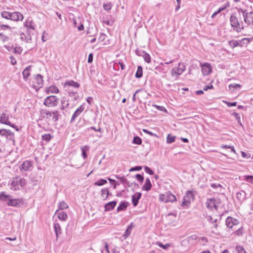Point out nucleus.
I'll return each mask as SVG.
<instances>
[{
    "label": "nucleus",
    "mask_w": 253,
    "mask_h": 253,
    "mask_svg": "<svg viewBox=\"0 0 253 253\" xmlns=\"http://www.w3.org/2000/svg\"><path fill=\"white\" fill-rule=\"evenodd\" d=\"M9 60L12 65H14L16 64V60L13 56H11L9 57Z\"/></svg>",
    "instance_id": "nucleus-61"
},
{
    "label": "nucleus",
    "mask_w": 253,
    "mask_h": 253,
    "mask_svg": "<svg viewBox=\"0 0 253 253\" xmlns=\"http://www.w3.org/2000/svg\"><path fill=\"white\" fill-rule=\"evenodd\" d=\"M20 39L21 41L28 42L30 40H31V37L29 35L26 36L25 34L22 33L20 34Z\"/></svg>",
    "instance_id": "nucleus-34"
},
{
    "label": "nucleus",
    "mask_w": 253,
    "mask_h": 253,
    "mask_svg": "<svg viewBox=\"0 0 253 253\" xmlns=\"http://www.w3.org/2000/svg\"><path fill=\"white\" fill-rule=\"evenodd\" d=\"M144 170L146 173H148L150 175L154 174V171L147 166L144 167Z\"/></svg>",
    "instance_id": "nucleus-52"
},
{
    "label": "nucleus",
    "mask_w": 253,
    "mask_h": 253,
    "mask_svg": "<svg viewBox=\"0 0 253 253\" xmlns=\"http://www.w3.org/2000/svg\"><path fill=\"white\" fill-rule=\"evenodd\" d=\"M101 196L102 198L104 200L106 199L109 195V191L106 188L102 189L101 190Z\"/></svg>",
    "instance_id": "nucleus-33"
},
{
    "label": "nucleus",
    "mask_w": 253,
    "mask_h": 253,
    "mask_svg": "<svg viewBox=\"0 0 253 253\" xmlns=\"http://www.w3.org/2000/svg\"><path fill=\"white\" fill-rule=\"evenodd\" d=\"M55 214L58 215V219L62 221H66L68 217L67 214L65 211H59L58 210H57L55 212Z\"/></svg>",
    "instance_id": "nucleus-15"
},
{
    "label": "nucleus",
    "mask_w": 253,
    "mask_h": 253,
    "mask_svg": "<svg viewBox=\"0 0 253 253\" xmlns=\"http://www.w3.org/2000/svg\"><path fill=\"white\" fill-rule=\"evenodd\" d=\"M142 169V167L141 166H137L133 168H131L129 169V171H139L140 170Z\"/></svg>",
    "instance_id": "nucleus-60"
},
{
    "label": "nucleus",
    "mask_w": 253,
    "mask_h": 253,
    "mask_svg": "<svg viewBox=\"0 0 253 253\" xmlns=\"http://www.w3.org/2000/svg\"><path fill=\"white\" fill-rule=\"evenodd\" d=\"M10 188L13 190H17L19 189V180L17 178L14 179L11 182Z\"/></svg>",
    "instance_id": "nucleus-20"
},
{
    "label": "nucleus",
    "mask_w": 253,
    "mask_h": 253,
    "mask_svg": "<svg viewBox=\"0 0 253 253\" xmlns=\"http://www.w3.org/2000/svg\"><path fill=\"white\" fill-rule=\"evenodd\" d=\"M0 134L4 136L7 140H11L13 144H14V133L9 130L0 129Z\"/></svg>",
    "instance_id": "nucleus-8"
},
{
    "label": "nucleus",
    "mask_w": 253,
    "mask_h": 253,
    "mask_svg": "<svg viewBox=\"0 0 253 253\" xmlns=\"http://www.w3.org/2000/svg\"><path fill=\"white\" fill-rule=\"evenodd\" d=\"M143 58L144 60L147 62L148 63H149L151 62V57L147 53H144L143 55Z\"/></svg>",
    "instance_id": "nucleus-46"
},
{
    "label": "nucleus",
    "mask_w": 253,
    "mask_h": 253,
    "mask_svg": "<svg viewBox=\"0 0 253 253\" xmlns=\"http://www.w3.org/2000/svg\"><path fill=\"white\" fill-rule=\"evenodd\" d=\"M59 99L54 95L47 97L44 101V104L47 107H54L57 105Z\"/></svg>",
    "instance_id": "nucleus-4"
},
{
    "label": "nucleus",
    "mask_w": 253,
    "mask_h": 253,
    "mask_svg": "<svg viewBox=\"0 0 253 253\" xmlns=\"http://www.w3.org/2000/svg\"><path fill=\"white\" fill-rule=\"evenodd\" d=\"M246 197V192L244 191H241V192H239L236 194L237 198L240 200L242 201L245 199Z\"/></svg>",
    "instance_id": "nucleus-30"
},
{
    "label": "nucleus",
    "mask_w": 253,
    "mask_h": 253,
    "mask_svg": "<svg viewBox=\"0 0 253 253\" xmlns=\"http://www.w3.org/2000/svg\"><path fill=\"white\" fill-rule=\"evenodd\" d=\"M141 196V194L139 192L135 193L132 196V203L134 207L138 204V201Z\"/></svg>",
    "instance_id": "nucleus-16"
},
{
    "label": "nucleus",
    "mask_w": 253,
    "mask_h": 253,
    "mask_svg": "<svg viewBox=\"0 0 253 253\" xmlns=\"http://www.w3.org/2000/svg\"><path fill=\"white\" fill-rule=\"evenodd\" d=\"M19 183L21 187L24 186L26 184L25 180L24 179H21L19 180Z\"/></svg>",
    "instance_id": "nucleus-63"
},
{
    "label": "nucleus",
    "mask_w": 253,
    "mask_h": 253,
    "mask_svg": "<svg viewBox=\"0 0 253 253\" xmlns=\"http://www.w3.org/2000/svg\"><path fill=\"white\" fill-rule=\"evenodd\" d=\"M58 92L59 89L55 86H50L47 89V93H58Z\"/></svg>",
    "instance_id": "nucleus-31"
},
{
    "label": "nucleus",
    "mask_w": 253,
    "mask_h": 253,
    "mask_svg": "<svg viewBox=\"0 0 253 253\" xmlns=\"http://www.w3.org/2000/svg\"><path fill=\"white\" fill-rule=\"evenodd\" d=\"M211 187L215 189L217 192H221L223 189L222 186L219 183H211Z\"/></svg>",
    "instance_id": "nucleus-28"
},
{
    "label": "nucleus",
    "mask_w": 253,
    "mask_h": 253,
    "mask_svg": "<svg viewBox=\"0 0 253 253\" xmlns=\"http://www.w3.org/2000/svg\"><path fill=\"white\" fill-rule=\"evenodd\" d=\"M175 136L171 135L170 134H168L167 137V143H171L175 141Z\"/></svg>",
    "instance_id": "nucleus-38"
},
{
    "label": "nucleus",
    "mask_w": 253,
    "mask_h": 253,
    "mask_svg": "<svg viewBox=\"0 0 253 253\" xmlns=\"http://www.w3.org/2000/svg\"><path fill=\"white\" fill-rule=\"evenodd\" d=\"M54 231L56 233V238H58V234H61V228L58 223H54Z\"/></svg>",
    "instance_id": "nucleus-32"
},
{
    "label": "nucleus",
    "mask_w": 253,
    "mask_h": 253,
    "mask_svg": "<svg viewBox=\"0 0 253 253\" xmlns=\"http://www.w3.org/2000/svg\"><path fill=\"white\" fill-rule=\"evenodd\" d=\"M157 245L164 250L167 249L170 246L169 244H167L166 245H163L160 242H157Z\"/></svg>",
    "instance_id": "nucleus-50"
},
{
    "label": "nucleus",
    "mask_w": 253,
    "mask_h": 253,
    "mask_svg": "<svg viewBox=\"0 0 253 253\" xmlns=\"http://www.w3.org/2000/svg\"><path fill=\"white\" fill-rule=\"evenodd\" d=\"M1 16L6 19H10L11 13L7 11H2L1 13Z\"/></svg>",
    "instance_id": "nucleus-39"
},
{
    "label": "nucleus",
    "mask_w": 253,
    "mask_h": 253,
    "mask_svg": "<svg viewBox=\"0 0 253 253\" xmlns=\"http://www.w3.org/2000/svg\"><path fill=\"white\" fill-rule=\"evenodd\" d=\"M68 208V205L67 204L64 202L62 201L59 203V210H64Z\"/></svg>",
    "instance_id": "nucleus-37"
},
{
    "label": "nucleus",
    "mask_w": 253,
    "mask_h": 253,
    "mask_svg": "<svg viewBox=\"0 0 253 253\" xmlns=\"http://www.w3.org/2000/svg\"><path fill=\"white\" fill-rule=\"evenodd\" d=\"M232 115L234 116L236 118V119L238 121V123H239L241 125H242V124L241 123V121H240V116L237 113H232Z\"/></svg>",
    "instance_id": "nucleus-59"
},
{
    "label": "nucleus",
    "mask_w": 253,
    "mask_h": 253,
    "mask_svg": "<svg viewBox=\"0 0 253 253\" xmlns=\"http://www.w3.org/2000/svg\"><path fill=\"white\" fill-rule=\"evenodd\" d=\"M116 202L115 201H112L110 202H109L105 205L104 208H105V211H109L112 210H113L114 207L116 206Z\"/></svg>",
    "instance_id": "nucleus-19"
},
{
    "label": "nucleus",
    "mask_w": 253,
    "mask_h": 253,
    "mask_svg": "<svg viewBox=\"0 0 253 253\" xmlns=\"http://www.w3.org/2000/svg\"><path fill=\"white\" fill-rule=\"evenodd\" d=\"M0 28L2 30H9L10 31H11L12 30L14 29V28H11L8 25L4 24L0 25Z\"/></svg>",
    "instance_id": "nucleus-43"
},
{
    "label": "nucleus",
    "mask_w": 253,
    "mask_h": 253,
    "mask_svg": "<svg viewBox=\"0 0 253 253\" xmlns=\"http://www.w3.org/2000/svg\"><path fill=\"white\" fill-rule=\"evenodd\" d=\"M185 70V67L183 64H181L180 63L178 64V67L176 68H173L171 71V75L172 76H177L179 75H181L182 72Z\"/></svg>",
    "instance_id": "nucleus-9"
},
{
    "label": "nucleus",
    "mask_w": 253,
    "mask_h": 253,
    "mask_svg": "<svg viewBox=\"0 0 253 253\" xmlns=\"http://www.w3.org/2000/svg\"><path fill=\"white\" fill-rule=\"evenodd\" d=\"M194 197V196L191 191H187L183 197L182 206H188L190 205L191 201L193 200Z\"/></svg>",
    "instance_id": "nucleus-7"
},
{
    "label": "nucleus",
    "mask_w": 253,
    "mask_h": 253,
    "mask_svg": "<svg viewBox=\"0 0 253 253\" xmlns=\"http://www.w3.org/2000/svg\"><path fill=\"white\" fill-rule=\"evenodd\" d=\"M236 250L238 253H246V252L244 249L240 246H236Z\"/></svg>",
    "instance_id": "nucleus-51"
},
{
    "label": "nucleus",
    "mask_w": 253,
    "mask_h": 253,
    "mask_svg": "<svg viewBox=\"0 0 253 253\" xmlns=\"http://www.w3.org/2000/svg\"><path fill=\"white\" fill-rule=\"evenodd\" d=\"M106 183H107L106 180L104 179H100L97 180V181H96L95 182H94V184L95 185H97V186H102Z\"/></svg>",
    "instance_id": "nucleus-40"
},
{
    "label": "nucleus",
    "mask_w": 253,
    "mask_h": 253,
    "mask_svg": "<svg viewBox=\"0 0 253 253\" xmlns=\"http://www.w3.org/2000/svg\"><path fill=\"white\" fill-rule=\"evenodd\" d=\"M230 21L231 26L233 27L234 29L238 32H240L241 30L243 29L244 28V26L243 25V23H239L238 18L234 14L231 15Z\"/></svg>",
    "instance_id": "nucleus-3"
},
{
    "label": "nucleus",
    "mask_w": 253,
    "mask_h": 253,
    "mask_svg": "<svg viewBox=\"0 0 253 253\" xmlns=\"http://www.w3.org/2000/svg\"><path fill=\"white\" fill-rule=\"evenodd\" d=\"M159 200L160 201L165 203L172 202L176 200V198L172 194L168 192L165 194H160Z\"/></svg>",
    "instance_id": "nucleus-5"
},
{
    "label": "nucleus",
    "mask_w": 253,
    "mask_h": 253,
    "mask_svg": "<svg viewBox=\"0 0 253 253\" xmlns=\"http://www.w3.org/2000/svg\"><path fill=\"white\" fill-rule=\"evenodd\" d=\"M88 150V146H84V147H81V150L82 151V156L84 159H85L87 157V155L86 154L85 151Z\"/></svg>",
    "instance_id": "nucleus-41"
},
{
    "label": "nucleus",
    "mask_w": 253,
    "mask_h": 253,
    "mask_svg": "<svg viewBox=\"0 0 253 253\" xmlns=\"http://www.w3.org/2000/svg\"><path fill=\"white\" fill-rule=\"evenodd\" d=\"M69 106V102L67 100L65 97H63L61 100V109L63 110H65L68 108Z\"/></svg>",
    "instance_id": "nucleus-26"
},
{
    "label": "nucleus",
    "mask_w": 253,
    "mask_h": 253,
    "mask_svg": "<svg viewBox=\"0 0 253 253\" xmlns=\"http://www.w3.org/2000/svg\"><path fill=\"white\" fill-rule=\"evenodd\" d=\"M202 72L204 75L206 76L209 75L212 71V67L210 64L207 63L201 64Z\"/></svg>",
    "instance_id": "nucleus-11"
},
{
    "label": "nucleus",
    "mask_w": 253,
    "mask_h": 253,
    "mask_svg": "<svg viewBox=\"0 0 253 253\" xmlns=\"http://www.w3.org/2000/svg\"><path fill=\"white\" fill-rule=\"evenodd\" d=\"M31 66L27 67L23 71L22 74L23 78L25 80H27L30 75Z\"/></svg>",
    "instance_id": "nucleus-21"
},
{
    "label": "nucleus",
    "mask_w": 253,
    "mask_h": 253,
    "mask_svg": "<svg viewBox=\"0 0 253 253\" xmlns=\"http://www.w3.org/2000/svg\"><path fill=\"white\" fill-rule=\"evenodd\" d=\"M41 115L42 118L48 119L53 122H55L58 120L59 116V114L57 111L50 112L43 110H42Z\"/></svg>",
    "instance_id": "nucleus-2"
},
{
    "label": "nucleus",
    "mask_w": 253,
    "mask_h": 253,
    "mask_svg": "<svg viewBox=\"0 0 253 253\" xmlns=\"http://www.w3.org/2000/svg\"><path fill=\"white\" fill-rule=\"evenodd\" d=\"M67 85L69 86L75 87L77 88L80 86V84L79 83H78L77 82H75L73 81H70L69 82H66L65 83L64 86L66 87Z\"/></svg>",
    "instance_id": "nucleus-27"
},
{
    "label": "nucleus",
    "mask_w": 253,
    "mask_h": 253,
    "mask_svg": "<svg viewBox=\"0 0 253 253\" xmlns=\"http://www.w3.org/2000/svg\"><path fill=\"white\" fill-rule=\"evenodd\" d=\"M220 203L219 200H216L214 198L208 199L206 201V205L208 209L211 210H216Z\"/></svg>",
    "instance_id": "nucleus-6"
},
{
    "label": "nucleus",
    "mask_w": 253,
    "mask_h": 253,
    "mask_svg": "<svg viewBox=\"0 0 253 253\" xmlns=\"http://www.w3.org/2000/svg\"><path fill=\"white\" fill-rule=\"evenodd\" d=\"M221 148H229V149H230L232 152H233L235 154L236 153V151H235L233 146H230V145H222L221 146Z\"/></svg>",
    "instance_id": "nucleus-54"
},
{
    "label": "nucleus",
    "mask_w": 253,
    "mask_h": 253,
    "mask_svg": "<svg viewBox=\"0 0 253 253\" xmlns=\"http://www.w3.org/2000/svg\"><path fill=\"white\" fill-rule=\"evenodd\" d=\"M136 178L137 179L138 181H140V182H143L144 180V177L139 174H137L135 175Z\"/></svg>",
    "instance_id": "nucleus-57"
},
{
    "label": "nucleus",
    "mask_w": 253,
    "mask_h": 253,
    "mask_svg": "<svg viewBox=\"0 0 253 253\" xmlns=\"http://www.w3.org/2000/svg\"><path fill=\"white\" fill-rule=\"evenodd\" d=\"M33 83L35 88L41 87L43 83L42 77L40 74H37L34 79Z\"/></svg>",
    "instance_id": "nucleus-12"
},
{
    "label": "nucleus",
    "mask_w": 253,
    "mask_h": 253,
    "mask_svg": "<svg viewBox=\"0 0 253 253\" xmlns=\"http://www.w3.org/2000/svg\"><path fill=\"white\" fill-rule=\"evenodd\" d=\"M9 37L7 36H5L4 34L2 33H0V40L3 42H6L8 40Z\"/></svg>",
    "instance_id": "nucleus-45"
},
{
    "label": "nucleus",
    "mask_w": 253,
    "mask_h": 253,
    "mask_svg": "<svg viewBox=\"0 0 253 253\" xmlns=\"http://www.w3.org/2000/svg\"><path fill=\"white\" fill-rule=\"evenodd\" d=\"M22 51V49L20 47H16L14 49V52L15 53H17L18 54H20L21 53Z\"/></svg>",
    "instance_id": "nucleus-64"
},
{
    "label": "nucleus",
    "mask_w": 253,
    "mask_h": 253,
    "mask_svg": "<svg viewBox=\"0 0 253 253\" xmlns=\"http://www.w3.org/2000/svg\"><path fill=\"white\" fill-rule=\"evenodd\" d=\"M234 219L231 217H228L226 220V226L229 228H232L234 225H235V223H234Z\"/></svg>",
    "instance_id": "nucleus-24"
},
{
    "label": "nucleus",
    "mask_w": 253,
    "mask_h": 253,
    "mask_svg": "<svg viewBox=\"0 0 253 253\" xmlns=\"http://www.w3.org/2000/svg\"><path fill=\"white\" fill-rule=\"evenodd\" d=\"M25 26L27 27V29L35 30V25L31 18H28L25 23Z\"/></svg>",
    "instance_id": "nucleus-17"
},
{
    "label": "nucleus",
    "mask_w": 253,
    "mask_h": 253,
    "mask_svg": "<svg viewBox=\"0 0 253 253\" xmlns=\"http://www.w3.org/2000/svg\"><path fill=\"white\" fill-rule=\"evenodd\" d=\"M51 135L50 134H44L42 135V138L43 140L46 141H49L51 139Z\"/></svg>",
    "instance_id": "nucleus-53"
},
{
    "label": "nucleus",
    "mask_w": 253,
    "mask_h": 253,
    "mask_svg": "<svg viewBox=\"0 0 253 253\" xmlns=\"http://www.w3.org/2000/svg\"><path fill=\"white\" fill-rule=\"evenodd\" d=\"M23 19V16L21 13L18 12L11 13L10 20L17 21L19 20L21 21Z\"/></svg>",
    "instance_id": "nucleus-13"
},
{
    "label": "nucleus",
    "mask_w": 253,
    "mask_h": 253,
    "mask_svg": "<svg viewBox=\"0 0 253 253\" xmlns=\"http://www.w3.org/2000/svg\"><path fill=\"white\" fill-rule=\"evenodd\" d=\"M10 196V195H5L3 192H1L0 194V200L3 201H6L9 198Z\"/></svg>",
    "instance_id": "nucleus-42"
},
{
    "label": "nucleus",
    "mask_w": 253,
    "mask_h": 253,
    "mask_svg": "<svg viewBox=\"0 0 253 253\" xmlns=\"http://www.w3.org/2000/svg\"><path fill=\"white\" fill-rule=\"evenodd\" d=\"M253 40V38H243L241 41H240L239 42V46H243L245 45L248 44L251 41Z\"/></svg>",
    "instance_id": "nucleus-22"
},
{
    "label": "nucleus",
    "mask_w": 253,
    "mask_h": 253,
    "mask_svg": "<svg viewBox=\"0 0 253 253\" xmlns=\"http://www.w3.org/2000/svg\"><path fill=\"white\" fill-rule=\"evenodd\" d=\"M229 44L231 47L232 48L239 46V42L236 40H232L229 42Z\"/></svg>",
    "instance_id": "nucleus-36"
},
{
    "label": "nucleus",
    "mask_w": 253,
    "mask_h": 253,
    "mask_svg": "<svg viewBox=\"0 0 253 253\" xmlns=\"http://www.w3.org/2000/svg\"><path fill=\"white\" fill-rule=\"evenodd\" d=\"M238 13L240 16L244 18L246 24L253 26V12H248L246 9L239 8Z\"/></svg>",
    "instance_id": "nucleus-1"
},
{
    "label": "nucleus",
    "mask_w": 253,
    "mask_h": 253,
    "mask_svg": "<svg viewBox=\"0 0 253 253\" xmlns=\"http://www.w3.org/2000/svg\"><path fill=\"white\" fill-rule=\"evenodd\" d=\"M126 208V205L125 203H122L118 208V211L125 210Z\"/></svg>",
    "instance_id": "nucleus-49"
},
{
    "label": "nucleus",
    "mask_w": 253,
    "mask_h": 253,
    "mask_svg": "<svg viewBox=\"0 0 253 253\" xmlns=\"http://www.w3.org/2000/svg\"><path fill=\"white\" fill-rule=\"evenodd\" d=\"M229 6V4L228 3H227L224 4V6L219 8L218 10L216 11H215L213 14L211 15V18H213L217 14H218L219 13H220L221 11L225 10L227 7Z\"/></svg>",
    "instance_id": "nucleus-25"
},
{
    "label": "nucleus",
    "mask_w": 253,
    "mask_h": 253,
    "mask_svg": "<svg viewBox=\"0 0 253 253\" xmlns=\"http://www.w3.org/2000/svg\"><path fill=\"white\" fill-rule=\"evenodd\" d=\"M152 106L155 107V108H157L158 110H159L160 111H163V112H167V109L164 107H163V106H159V105H156V104H153Z\"/></svg>",
    "instance_id": "nucleus-44"
},
{
    "label": "nucleus",
    "mask_w": 253,
    "mask_h": 253,
    "mask_svg": "<svg viewBox=\"0 0 253 253\" xmlns=\"http://www.w3.org/2000/svg\"><path fill=\"white\" fill-rule=\"evenodd\" d=\"M163 66H162L160 64V66H157L155 69L158 71L160 72H163L164 73H166L167 72V70H165L163 67Z\"/></svg>",
    "instance_id": "nucleus-48"
},
{
    "label": "nucleus",
    "mask_w": 253,
    "mask_h": 253,
    "mask_svg": "<svg viewBox=\"0 0 253 253\" xmlns=\"http://www.w3.org/2000/svg\"><path fill=\"white\" fill-rule=\"evenodd\" d=\"M142 142L141 139L138 136L133 138V143L136 144H140Z\"/></svg>",
    "instance_id": "nucleus-47"
},
{
    "label": "nucleus",
    "mask_w": 253,
    "mask_h": 253,
    "mask_svg": "<svg viewBox=\"0 0 253 253\" xmlns=\"http://www.w3.org/2000/svg\"><path fill=\"white\" fill-rule=\"evenodd\" d=\"M21 201L18 199H9L8 202H7V205L8 206L16 207L20 203Z\"/></svg>",
    "instance_id": "nucleus-23"
},
{
    "label": "nucleus",
    "mask_w": 253,
    "mask_h": 253,
    "mask_svg": "<svg viewBox=\"0 0 253 253\" xmlns=\"http://www.w3.org/2000/svg\"><path fill=\"white\" fill-rule=\"evenodd\" d=\"M111 7V4L110 3H105L103 4V8L107 11L110 10Z\"/></svg>",
    "instance_id": "nucleus-58"
},
{
    "label": "nucleus",
    "mask_w": 253,
    "mask_h": 253,
    "mask_svg": "<svg viewBox=\"0 0 253 253\" xmlns=\"http://www.w3.org/2000/svg\"><path fill=\"white\" fill-rule=\"evenodd\" d=\"M143 74V70L141 66H139L137 67V70L136 73L135 74V77L137 78H140L142 76Z\"/></svg>",
    "instance_id": "nucleus-35"
},
{
    "label": "nucleus",
    "mask_w": 253,
    "mask_h": 253,
    "mask_svg": "<svg viewBox=\"0 0 253 253\" xmlns=\"http://www.w3.org/2000/svg\"><path fill=\"white\" fill-rule=\"evenodd\" d=\"M241 85L239 84H231L229 85V88H231V87H233V88H236V87H238V88H240L241 87Z\"/></svg>",
    "instance_id": "nucleus-62"
},
{
    "label": "nucleus",
    "mask_w": 253,
    "mask_h": 253,
    "mask_svg": "<svg viewBox=\"0 0 253 253\" xmlns=\"http://www.w3.org/2000/svg\"><path fill=\"white\" fill-rule=\"evenodd\" d=\"M32 166V164L31 162L29 161H24L21 167L20 168V169L21 171H27L31 169Z\"/></svg>",
    "instance_id": "nucleus-14"
},
{
    "label": "nucleus",
    "mask_w": 253,
    "mask_h": 253,
    "mask_svg": "<svg viewBox=\"0 0 253 253\" xmlns=\"http://www.w3.org/2000/svg\"><path fill=\"white\" fill-rule=\"evenodd\" d=\"M0 122L6 125L10 126H11L15 128L17 131L19 130V128L17 126H15L14 125H11L10 122L8 121V116L6 113H2L0 117Z\"/></svg>",
    "instance_id": "nucleus-10"
},
{
    "label": "nucleus",
    "mask_w": 253,
    "mask_h": 253,
    "mask_svg": "<svg viewBox=\"0 0 253 253\" xmlns=\"http://www.w3.org/2000/svg\"><path fill=\"white\" fill-rule=\"evenodd\" d=\"M152 187V184L149 178H146L145 181V183L143 186L142 189L146 191H149Z\"/></svg>",
    "instance_id": "nucleus-18"
},
{
    "label": "nucleus",
    "mask_w": 253,
    "mask_h": 253,
    "mask_svg": "<svg viewBox=\"0 0 253 253\" xmlns=\"http://www.w3.org/2000/svg\"><path fill=\"white\" fill-rule=\"evenodd\" d=\"M245 179L247 181L250 182L251 183L253 184V176L252 175H247L245 176Z\"/></svg>",
    "instance_id": "nucleus-55"
},
{
    "label": "nucleus",
    "mask_w": 253,
    "mask_h": 253,
    "mask_svg": "<svg viewBox=\"0 0 253 253\" xmlns=\"http://www.w3.org/2000/svg\"><path fill=\"white\" fill-rule=\"evenodd\" d=\"M132 229V224H131L127 227L125 233L123 235V237L125 239H126L130 234Z\"/></svg>",
    "instance_id": "nucleus-29"
},
{
    "label": "nucleus",
    "mask_w": 253,
    "mask_h": 253,
    "mask_svg": "<svg viewBox=\"0 0 253 253\" xmlns=\"http://www.w3.org/2000/svg\"><path fill=\"white\" fill-rule=\"evenodd\" d=\"M80 114V113H79L78 111L76 110L73 114L71 121L73 122V121H74L75 118L77 117Z\"/></svg>",
    "instance_id": "nucleus-56"
}]
</instances>
